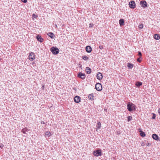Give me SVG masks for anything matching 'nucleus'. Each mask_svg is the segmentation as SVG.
<instances>
[{
  "mask_svg": "<svg viewBox=\"0 0 160 160\" xmlns=\"http://www.w3.org/2000/svg\"><path fill=\"white\" fill-rule=\"evenodd\" d=\"M85 71L87 74H90L91 72V70L90 68L87 67L86 68Z\"/></svg>",
  "mask_w": 160,
  "mask_h": 160,
  "instance_id": "nucleus-17",
  "label": "nucleus"
},
{
  "mask_svg": "<svg viewBox=\"0 0 160 160\" xmlns=\"http://www.w3.org/2000/svg\"><path fill=\"white\" fill-rule=\"evenodd\" d=\"M145 145V144H144L143 143H142V144H141V145L142 146H144Z\"/></svg>",
  "mask_w": 160,
  "mask_h": 160,
  "instance_id": "nucleus-38",
  "label": "nucleus"
},
{
  "mask_svg": "<svg viewBox=\"0 0 160 160\" xmlns=\"http://www.w3.org/2000/svg\"><path fill=\"white\" fill-rule=\"evenodd\" d=\"M124 21L123 19H120L119 20V23L120 26H122L124 24Z\"/></svg>",
  "mask_w": 160,
  "mask_h": 160,
  "instance_id": "nucleus-16",
  "label": "nucleus"
},
{
  "mask_svg": "<svg viewBox=\"0 0 160 160\" xmlns=\"http://www.w3.org/2000/svg\"><path fill=\"white\" fill-rule=\"evenodd\" d=\"M132 119V117L131 116H128V121H130Z\"/></svg>",
  "mask_w": 160,
  "mask_h": 160,
  "instance_id": "nucleus-27",
  "label": "nucleus"
},
{
  "mask_svg": "<svg viewBox=\"0 0 160 160\" xmlns=\"http://www.w3.org/2000/svg\"><path fill=\"white\" fill-rule=\"evenodd\" d=\"M142 60V57H139V58L137 59V61L139 62H140Z\"/></svg>",
  "mask_w": 160,
  "mask_h": 160,
  "instance_id": "nucleus-25",
  "label": "nucleus"
},
{
  "mask_svg": "<svg viewBox=\"0 0 160 160\" xmlns=\"http://www.w3.org/2000/svg\"><path fill=\"white\" fill-rule=\"evenodd\" d=\"M29 60L32 61H33L35 59L34 53L32 52H30L29 53Z\"/></svg>",
  "mask_w": 160,
  "mask_h": 160,
  "instance_id": "nucleus-5",
  "label": "nucleus"
},
{
  "mask_svg": "<svg viewBox=\"0 0 160 160\" xmlns=\"http://www.w3.org/2000/svg\"><path fill=\"white\" fill-rule=\"evenodd\" d=\"M80 98L78 96H76L74 98V102L77 103L79 102L80 101Z\"/></svg>",
  "mask_w": 160,
  "mask_h": 160,
  "instance_id": "nucleus-9",
  "label": "nucleus"
},
{
  "mask_svg": "<svg viewBox=\"0 0 160 160\" xmlns=\"http://www.w3.org/2000/svg\"><path fill=\"white\" fill-rule=\"evenodd\" d=\"M93 24L92 23H90L89 24V28H92L93 27Z\"/></svg>",
  "mask_w": 160,
  "mask_h": 160,
  "instance_id": "nucleus-31",
  "label": "nucleus"
},
{
  "mask_svg": "<svg viewBox=\"0 0 160 160\" xmlns=\"http://www.w3.org/2000/svg\"><path fill=\"white\" fill-rule=\"evenodd\" d=\"M136 4L135 2L133 1H131L129 2V6L131 8L134 9L135 7Z\"/></svg>",
  "mask_w": 160,
  "mask_h": 160,
  "instance_id": "nucleus-6",
  "label": "nucleus"
},
{
  "mask_svg": "<svg viewBox=\"0 0 160 160\" xmlns=\"http://www.w3.org/2000/svg\"><path fill=\"white\" fill-rule=\"evenodd\" d=\"M143 24H140L138 26V28L139 29H142L143 28Z\"/></svg>",
  "mask_w": 160,
  "mask_h": 160,
  "instance_id": "nucleus-26",
  "label": "nucleus"
},
{
  "mask_svg": "<svg viewBox=\"0 0 160 160\" xmlns=\"http://www.w3.org/2000/svg\"><path fill=\"white\" fill-rule=\"evenodd\" d=\"M32 17L36 18L37 17V16L36 15H35L34 14H33L32 15Z\"/></svg>",
  "mask_w": 160,
  "mask_h": 160,
  "instance_id": "nucleus-33",
  "label": "nucleus"
},
{
  "mask_svg": "<svg viewBox=\"0 0 160 160\" xmlns=\"http://www.w3.org/2000/svg\"><path fill=\"white\" fill-rule=\"evenodd\" d=\"M142 84V83L141 82L138 81L136 82L135 85L138 88L140 87V86H141Z\"/></svg>",
  "mask_w": 160,
  "mask_h": 160,
  "instance_id": "nucleus-18",
  "label": "nucleus"
},
{
  "mask_svg": "<svg viewBox=\"0 0 160 160\" xmlns=\"http://www.w3.org/2000/svg\"><path fill=\"white\" fill-rule=\"evenodd\" d=\"M78 76L82 79H84L86 77V75L84 73L80 72L78 74Z\"/></svg>",
  "mask_w": 160,
  "mask_h": 160,
  "instance_id": "nucleus-8",
  "label": "nucleus"
},
{
  "mask_svg": "<svg viewBox=\"0 0 160 160\" xmlns=\"http://www.w3.org/2000/svg\"><path fill=\"white\" fill-rule=\"evenodd\" d=\"M95 87L96 89L98 91H101L102 89V85L99 83H96Z\"/></svg>",
  "mask_w": 160,
  "mask_h": 160,
  "instance_id": "nucleus-4",
  "label": "nucleus"
},
{
  "mask_svg": "<svg viewBox=\"0 0 160 160\" xmlns=\"http://www.w3.org/2000/svg\"><path fill=\"white\" fill-rule=\"evenodd\" d=\"M127 108L128 110L131 112L135 110V105L132 103L128 102L127 104Z\"/></svg>",
  "mask_w": 160,
  "mask_h": 160,
  "instance_id": "nucleus-1",
  "label": "nucleus"
},
{
  "mask_svg": "<svg viewBox=\"0 0 160 160\" xmlns=\"http://www.w3.org/2000/svg\"><path fill=\"white\" fill-rule=\"evenodd\" d=\"M81 67H82V65H81V66H80V68H81Z\"/></svg>",
  "mask_w": 160,
  "mask_h": 160,
  "instance_id": "nucleus-39",
  "label": "nucleus"
},
{
  "mask_svg": "<svg viewBox=\"0 0 160 160\" xmlns=\"http://www.w3.org/2000/svg\"><path fill=\"white\" fill-rule=\"evenodd\" d=\"M82 58L85 60H87L88 59V58L86 56L84 55L82 56Z\"/></svg>",
  "mask_w": 160,
  "mask_h": 160,
  "instance_id": "nucleus-23",
  "label": "nucleus"
},
{
  "mask_svg": "<svg viewBox=\"0 0 160 160\" xmlns=\"http://www.w3.org/2000/svg\"><path fill=\"white\" fill-rule=\"evenodd\" d=\"M51 51L54 55L58 54L59 52V49L56 47H53L50 49Z\"/></svg>",
  "mask_w": 160,
  "mask_h": 160,
  "instance_id": "nucleus-3",
  "label": "nucleus"
},
{
  "mask_svg": "<svg viewBox=\"0 0 160 160\" xmlns=\"http://www.w3.org/2000/svg\"><path fill=\"white\" fill-rule=\"evenodd\" d=\"M41 123L42 124H45V123L43 121H41Z\"/></svg>",
  "mask_w": 160,
  "mask_h": 160,
  "instance_id": "nucleus-35",
  "label": "nucleus"
},
{
  "mask_svg": "<svg viewBox=\"0 0 160 160\" xmlns=\"http://www.w3.org/2000/svg\"><path fill=\"white\" fill-rule=\"evenodd\" d=\"M47 34L52 38H53V37L54 36V34L52 32H49Z\"/></svg>",
  "mask_w": 160,
  "mask_h": 160,
  "instance_id": "nucleus-21",
  "label": "nucleus"
},
{
  "mask_svg": "<svg viewBox=\"0 0 160 160\" xmlns=\"http://www.w3.org/2000/svg\"><path fill=\"white\" fill-rule=\"evenodd\" d=\"M93 154L96 157L101 156L102 155V152L101 149H99L95 150L93 152Z\"/></svg>",
  "mask_w": 160,
  "mask_h": 160,
  "instance_id": "nucleus-2",
  "label": "nucleus"
},
{
  "mask_svg": "<svg viewBox=\"0 0 160 160\" xmlns=\"http://www.w3.org/2000/svg\"><path fill=\"white\" fill-rule=\"evenodd\" d=\"M150 144L149 143H148L146 144V145L147 146H150Z\"/></svg>",
  "mask_w": 160,
  "mask_h": 160,
  "instance_id": "nucleus-36",
  "label": "nucleus"
},
{
  "mask_svg": "<svg viewBox=\"0 0 160 160\" xmlns=\"http://www.w3.org/2000/svg\"><path fill=\"white\" fill-rule=\"evenodd\" d=\"M138 55L139 56V57H142V53L140 52H138Z\"/></svg>",
  "mask_w": 160,
  "mask_h": 160,
  "instance_id": "nucleus-30",
  "label": "nucleus"
},
{
  "mask_svg": "<svg viewBox=\"0 0 160 160\" xmlns=\"http://www.w3.org/2000/svg\"><path fill=\"white\" fill-rule=\"evenodd\" d=\"M154 38L156 40H158L160 38V36L158 34H155L154 36Z\"/></svg>",
  "mask_w": 160,
  "mask_h": 160,
  "instance_id": "nucleus-19",
  "label": "nucleus"
},
{
  "mask_svg": "<svg viewBox=\"0 0 160 160\" xmlns=\"http://www.w3.org/2000/svg\"><path fill=\"white\" fill-rule=\"evenodd\" d=\"M153 116L152 118V119H155L156 118V115L154 113H152Z\"/></svg>",
  "mask_w": 160,
  "mask_h": 160,
  "instance_id": "nucleus-29",
  "label": "nucleus"
},
{
  "mask_svg": "<svg viewBox=\"0 0 160 160\" xmlns=\"http://www.w3.org/2000/svg\"><path fill=\"white\" fill-rule=\"evenodd\" d=\"M138 130L140 132V135L141 137H144L145 136L146 134L145 133L142 131L141 130V129L139 128L138 129Z\"/></svg>",
  "mask_w": 160,
  "mask_h": 160,
  "instance_id": "nucleus-14",
  "label": "nucleus"
},
{
  "mask_svg": "<svg viewBox=\"0 0 160 160\" xmlns=\"http://www.w3.org/2000/svg\"><path fill=\"white\" fill-rule=\"evenodd\" d=\"M92 48L89 46H87L86 47V50L87 52L90 53L92 51Z\"/></svg>",
  "mask_w": 160,
  "mask_h": 160,
  "instance_id": "nucleus-11",
  "label": "nucleus"
},
{
  "mask_svg": "<svg viewBox=\"0 0 160 160\" xmlns=\"http://www.w3.org/2000/svg\"><path fill=\"white\" fill-rule=\"evenodd\" d=\"M28 130L26 128H23L22 130V132L24 133H26L27 132H28Z\"/></svg>",
  "mask_w": 160,
  "mask_h": 160,
  "instance_id": "nucleus-20",
  "label": "nucleus"
},
{
  "mask_svg": "<svg viewBox=\"0 0 160 160\" xmlns=\"http://www.w3.org/2000/svg\"><path fill=\"white\" fill-rule=\"evenodd\" d=\"M88 98L89 100H94V97L93 93H91L88 95Z\"/></svg>",
  "mask_w": 160,
  "mask_h": 160,
  "instance_id": "nucleus-15",
  "label": "nucleus"
},
{
  "mask_svg": "<svg viewBox=\"0 0 160 160\" xmlns=\"http://www.w3.org/2000/svg\"><path fill=\"white\" fill-rule=\"evenodd\" d=\"M24 3H26L27 2V0H21Z\"/></svg>",
  "mask_w": 160,
  "mask_h": 160,
  "instance_id": "nucleus-32",
  "label": "nucleus"
},
{
  "mask_svg": "<svg viewBox=\"0 0 160 160\" xmlns=\"http://www.w3.org/2000/svg\"><path fill=\"white\" fill-rule=\"evenodd\" d=\"M97 78L99 80H101L102 78V75L100 72H98L97 76Z\"/></svg>",
  "mask_w": 160,
  "mask_h": 160,
  "instance_id": "nucleus-12",
  "label": "nucleus"
},
{
  "mask_svg": "<svg viewBox=\"0 0 160 160\" xmlns=\"http://www.w3.org/2000/svg\"><path fill=\"white\" fill-rule=\"evenodd\" d=\"M158 112L159 114L160 115V108L159 109H158Z\"/></svg>",
  "mask_w": 160,
  "mask_h": 160,
  "instance_id": "nucleus-37",
  "label": "nucleus"
},
{
  "mask_svg": "<svg viewBox=\"0 0 160 160\" xmlns=\"http://www.w3.org/2000/svg\"><path fill=\"white\" fill-rule=\"evenodd\" d=\"M99 48L101 49H102L103 48V47L102 46L100 45L99 46Z\"/></svg>",
  "mask_w": 160,
  "mask_h": 160,
  "instance_id": "nucleus-34",
  "label": "nucleus"
},
{
  "mask_svg": "<svg viewBox=\"0 0 160 160\" xmlns=\"http://www.w3.org/2000/svg\"><path fill=\"white\" fill-rule=\"evenodd\" d=\"M45 135L46 136H48L49 137L51 135V132H46L45 133Z\"/></svg>",
  "mask_w": 160,
  "mask_h": 160,
  "instance_id": "nucleus-24",
  "label": "nucleus"
},
{
  "mask_svg": "<svg viewBox=\"0 0 160 160\" xmlns=\"http://www.w3.org/2000/svg\"><path fill=\"white\" fill-rule=\"evenodd\" d=\"M128 68H132V64L130 63H128Z\"/></svg>",
  "mask_w": 160,
  "mask_h": 160,
  "instance_id": "nucleus-28",
  "label": "nucleus"
},
{
  "mask_svg": "<svg viewBox=\"0 0 160 160\" xmlns=\"http://www.w3.org/2000/svg\"><path fill=\"white\" fill-rule=\"evenodd\" d=\"M152 137L155 140H159V138L158 136L156 134H153L152 135Z\"/></svg>",
  "mask_w": 160,
  "mask_h": 160,
  "instance_id": "nucleus-13",
  "label": "nucleus"
},
{
  "mask_svg": "<svg viewBox=\"0 0 160 160\" xmlns=\"http://www.w3.org/2000/svg\"><path fill=\"white\" fill-rule=\"evenodd\" d=\"M36 38L38 41H39L41 42H42L43 41V39L39 35H38L37 36Z\"/></svg>",
  "mask_w": 160,
  "mask_h": 160,
  "instance_id": "nucleus-10",
  "label": "nucleus"
},
{
  "mask_svg": "<svg viewBox=\"0 0 160 160\" xmlns=\"http://www.w3.org/2000/svg\"><path fill=\"white\" fill-rule=\"evenodd\" d=\"M101 126V124L100 122H98L97 125L96 126V128L97 129H99L100 128Z\"/></svg>",
  "mask_w": 160,
  "mask_h": 160,
  "instance_id": "nucleus-22",
  "label": "nucleus"
},
{
  "mask_svg": "<svg viewBox=\"0 0 160 160\" xmlns=\"http://www.w3.org/2000/svg\"><path fill=\"white\" fill-rule=\"evenodd\" d=\"M140 4L142 7L143 8H145L148 7V4L147 2L145 1L142 0L140 1Z\"/></svg>",
  "mask_w": 160,
  "mask_h": 160,
  "instance_id": "nucleus-7",
  "label": "nucleus"
}]
</instances>
